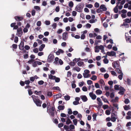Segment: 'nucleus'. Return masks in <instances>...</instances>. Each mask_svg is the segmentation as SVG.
<instances>
[{
  "label": "nucleus",
  "instance_id": "nucleus-3",
  "mask_svg": "<svg viewBox=\"0 0 131 131\" xmlns=\"http://www.w3.org/2000/svg\"><path fill=\"white\" fill-rule=\"evenodd\" d=\"M48 77L50 79L55 80V81L56 82H59L60 81V79L59 78L56 77L55 76H53L51 74L48 75Z\"/></svg>",
  "mask_w": 131,
  "mask_h": 131
},
{
  "label": "nucleus",
  "instance_id": "nucleus-20",
  "mask_svg": "<svg viewBox=\"0 0 131 131\" xmlns=\"http://www.w3.org/2000/svg\"><path fill=\"white\" fill-rule=\"evenodd\" d=\"M45 47V45L44 44H42L39 47V51H41Z\"/></svg>",
  "mask_w": 131,
  "mask_h": 131
},
{
  "label": "nucleus",
  "instance_id": "nucleus-63",
  "mask_svg": "<svg viewBox=\"0 0 131 131\" xmlns=\"http://www.w3.org/2000/svg\"><path fill=\"white\" fill-rule=\"evenodd\" d=\"M50 3L51 5H54L56 4V2L52 0L50 2Z\"/></svg>",
  "mask_w": 131,
  "mask_h": 131
},
{
  "label": "nucleus",
  "instance_id": "nucleus-31",
  "mask_svg": "<svg viewBox=\"0 0 131 131\" xmlns=\"http://www.w3.org/2000/svg\"><path fill=\"white\" fill-rule=\"evenodd\" d=\"M49 111V113L50 115L52 116H53L54 115V111H51V109H49L48 110Z\"/></svg>",
  "mask_w": 131,
  "mask_h": 131
},
{
  "label": "nucleus",
  "instance_id": "nucleus-17",
  "mask_svg": "<svg viewBox=\"0 0 131 131\" xmlns=\"http://www.w3.org/2000/svg\"><path fill=\"white\" fill-rule=\"evenodd\" d=\"M77 65L79 67H83L84 66L85 64L84 62H83L80 61H78L77 63Z\"/></svg>",
  "mask_w": 131,
  "mask_h": 131
},
{
  "label": "nucleus",
  "instance_id": "nucleus-33",
  "mask_svg": "<svg viewBox=\"0 0 131 131\" xmlns=\"http://www.w3.org/2000/svg\"><path fill=\"white\" fill-rule=\"evenodd\" d=\"M52 89L53 90H57L60 91V88L58 86L53 87L52 88Z\"/></svg>",
  "mask_w": 131,
  "mask_h": 131
},
{
  "label": "nucleus",
  "instance_id": "nucleus-60",
  "mask_svg": "<svg viewBox=\"0 0 131 131\" xmlns=\"http://www.w3.org/2000/svg\"><path fill=\"white\" fill-rule=\"evenodd\" d=\"M45 23L46 25H49L50 24V22L49 21L46 20L45 22Z\"/></svg>",
  "mask_w": 131,
  "mask_h": 131
},
{
  "label": "nucleus",
  "instance_id": "nucleus-55",
  "mask_svg": "<svg viewBox=\"0 0 131 131\" xmlns=\"http://www.w3.org/2000/svg\"><path fill=\"white\" fill-rule=\"evenodd\" d=\"M24 48L26 50H29L30 48V47L29 46L27 45H25V46Z\"/></svg>",
  "mask_w": 131,
  "mask_h": 131
},
{
  "label": "nucleus",
  "instance_id": "nucleus-46",
  "mask_svg": "<svg viewBox=\"0 0 131 131\" xmlns=\"http://www.w3.org/2000/svg\"><path fill=\"white\" fill-rule=\"evenodd\" d=\"M125 23H129L130 22V19L129 18H126L124 20Z\"/></svg>",
  "mask_w": 131,
  "mask_h": 131
},
{
  "label": "nucleus",
  "instance_id": "nucleus-43",
  "mask_svg": "<svg viewBox=\"0 0 131 131\" xmlns=\"http://www.w3.org/2000/svg\"><path fill=\"white\" fill-rule=\"evenodd\" d=\"M34 93L37 95H39L41 93V91H40L38 92L37 91H35L34 92Z\"/></svg>",
  "mask_w": 131,
  "mask_h": 131
},
{
  "label": "nucleus",
  "instance_id": "nucleus-64",
  "mask_svg": "<svg viewBox=\"0 0 131 131\" xmlns=\"http://www.w3.org/2000/svg\"><path fill=\"white\" fill-rule=\"evenodd\" d=\"M104 77L105 79H107L109 77V75L107 73H105L104 75Z\"/></svg>",
  "mask_w": 131,
  "mask_h": 131
},
{
  "label": "nucleus",
  "instance_id": "nucleus-41",
  "mask_svg": "<svg viewBox=\"0 0 131 131\" xmlns=\"http://www.w3.org/2000/svg\"><path fill=\"white\" fill-rule=\"evenodd\" d=\"M64 99L66 101H68L70 100V96L69 95H66L64 96Z\"/></svg>",
  "mask_w": 131,
  "mask_h": 131
},
{
  "label": "nucleus",
  "instance_id": "nucleus-4",
  "mask_svg": "<svg viewBox=\"0 0 131 131\" xmlns=\"http://www.w3.org/2000/svg\"><path fill=\"white\" fill-rule=\"evenodd\" d=\"M90 71L88 70H85L84 71V73H83V75L84 78H89L91 75L89 74Z\"/></svg>",
  "mask_w": 131,
  "mask_h": 131
},
{
  "label": "nucleus",
  "instance_id": "nucleus-62",
  "mask_svg": "<svg viewBox=\"0 0 131 131\" xmlns=\"http://www.w3.org/2000/svg\"><path fill=\"white\" fill-rule=\"evenodd\" d=\"M87 83L88 85H91L93 83V82L91 80H88L87 81Z\"/></svg>",
  "mask_w": 131,
  "mask_h": 131
},
{
  "label": "nucleus",
  "instance_id": "nucleus-15",
  "mask_svg": "<svg viewBox=\"0 0 131 131\" xmlns=\"http://www.w3.org/2000/svg\"><path fill=\"white\" fill-rule=\"evenodd\" d=\"M80 97L83 102H85L88 100L87 98L85 95H81Z\"/></svg>",
  "mask_w": 131,
  "mask_h": 131
},
{
  "label": "nucleus",
  "instance_id": "nucleus-34",
  "mask_svg": "<svg viewBox=\"0 0 131 131\" xmlns=\"http://www.w3.org/2000/svg\"><path fill=\"white\" fill-rule=\"evenodd\" d=\"M111 74L113 76H117V75L116 72L114 71H110Z\"/></svg>",
  "mask_w": 131,
  "mask_h": 131
},
{
  "label": "nucleus",
  "instance_id": "nucleus-10",
  "mask_svg": "<svg viewBox=\"0 0 131 131\" xmlns=\"http://www.w3.org/2000/svg\"><path fill=\"white\" fill-rule=\"evenodd\" d=\"M89 95L92 99L93 100L95 99L96 98V95L95 94L93 93V92L90 93Z\"/></svg>",
  "mask_w": 131,
  "mask_h": 131
},
{
  "label": "nucleus",
  "instance_id": "nucleus-1",
  "mask_svg": "<svg viewBox=\"0 0 131 131\" xmlns=\"http://www.w3.org/2000/svg\"><path fill=\"white\" fill-rule=\"evenodd\" d=\"M31 97L34 103L36 104L37 106L39 107L41 106L42 102L40 100L38 96L32 95L31 96Z\"/></svg>",
  "mask_w": 131,
  "mask_h": 131
},
{
  "label": "nucleus",
  "instance_id": "nucleus-7",
  "mask_svg": "<svg viewBox=\"0 0 131 131\" xmlns=\"http://www.w3.org/2000/svg\"><path fill=\"white\" fill-rule=\"evenodd\" d=\"M22 29L21 28H19L17 29V35L19 37H20L23 34Z\"/></svg>",
  "mask_w": 131,
  "mask_h": 131
},
{
  "label": "nucleus",
  "instance_id": "nucleus-59",
  "mask_svg": "<svg viewBox=\"0 0 131 131\" xmlns=\"http://www.w3.org/2000/svg\"><path fill=\"white\" fill-rule=\"evenodd\" d=\"M82 90L84 92H86L87 91V89L85 86H83L82 89Z\"/></svg>",
  "mask_w": 131,
  "mask_h": 131
},
{
  "label": "nucleus",
  "instance_id": "nucleus-24",
  "mask_svg": "<svg viewBox=\"0 0 131 131\" xmlns=\"http://www.w3.org/2000/svg\"><path fill=\"white\" fill-rule=\"evenodd\" d=\"M116 69V71L118 74H119L123 73L120 67L117 68Z\"/></svg>",
  "mask_w": 131,
  "mask_h": 131
},
{
  "label": "nucleus",
  "instance_id": "nucleus-50",
  "mask_svg": "<svg viewBox=\"0 0 131 131\" xmlns=\"http://www.w3.org/2000/svg\"><path fill=\"white\" fill-rule=\"evenodd\" d=\"M34 61L35 60L34 59H31L30 60H29L28 61V63L30 64H31V63L33 64Z\"/></svg>",
  "mask_w": 131,
  "mask_h": 131
},
{
  "label": "nucleus",
  "instance_id": "nucleus-47",
  "mask_svg": "<svg viewBox=\"0 0 131 131\" xmlns=\"http://www.w3.org/2000/svg\"><path fill=\"white\" fill-rule=\"evenodd\" d=\"M124 108L125 110H128L129 109V106L126 105L124 106Z\"/></svg>",
  "mask_w": 131,
  "mask_h": 131
},
{
  "label": "nucleus",
  "instance_id": "nucleus-29",
  "mask_svg": "<svg viewBox=\"0 0 131 131\" xmlns=\"http://www.w3.org/2000/svg\"><path fill=\"white\" fill-rule=\"evenodd\" d=\"M52 92L51 91H49L47 93V96L49 97H51L52 96Z\"/></svg>",
  "mask_w": 131,
  "mask_h": 131
},
{
  "label": "nucleus",
  "instance_id": "nucleus-32",
  "mask_svg": "<svg viewBox=\"0 0 131 131\" xmlns=\"http://www.w3.org/2000/svg\"><path fill=\"white\" fill-rule=\"evenodd\" d=\"M68 5L70 7L72 8L74 4L72 1H71L69 2Z\"/></svg>",
  "mask_w": 131,
  "mask_h": 131
},
{
  "label": "nucleus",
  "instance_id": "nucleus-52",
  "mask_svg": "<svg viewBox=\"0 0 131 131\" xmlns=\"http://www.w3.org/2000/svg\"><path fill=\"white\" fill-rule=\"evenodd\" d=\"M47 111H48V109L50 108L51 107L50 103L49 102L47 103Z\"/></svg>",
  "mask_w": 131,
  "mask_h": 131
},
{
  "label": "nucleus",
  "instance_id": "nucleus-58",
  "mask_svg": "<svg viewBox=\"0 0 131 131\" xmlns=\"http://www.w3.org/2000/svg\"><path fill=\"white\" fill-rule=\"evenodd\" d=\"M103 61L104 63L105 64H107L108 62V60L107 59H104Z\"/></svg>",
  "mask_w": 131,
  "mask_h": 131
},
{
  "label": "nucleus",
  "instance_id": "nucleus-2",
  "mask_svg": "<svg viewBox=\"0 0 131 131\" xmlns=\"http://www.w3.org/2000/svg\"><path fill=\"white\" fill-rule=\"evenodd\" d=\"M83 7V5L79 4L76 6L75 8V10L78 12H81L82 11Z\"/></svg>",
  "mask_w": 131,
  "mask_h": 131
},
{
  "label": "nucleus",
  "instance_id": "nucleus-12",
  "mask_svg": "<svg viewBox=\"0 0 131 131\" xmlns=\"http://www.w3.org/2000/svg\"><path fill=\"white\" fill-rule=\"evenodd\" d=\"M113 66L114 69H116L119 68V63H118L117 62H114L113 64Z\"/></svg>",
  "mask_w": 131,
  "mask_h": 131
},
{
  "label": "nucleus",
  "instance_id": "nucleus-49",
  "mask_svg": "<svg viewBox=\"0 0 131 131\" xmlns=\"http://www.w3.org/2000/svg\"><path fill=\"white\" fill-rule=\"evenodd\" d=\"M18 37L17 36H15L14 40V42L15 43H17L18 42Z\"/></svg>",
  "mask_w": 131,
  "mask_h": 131
},
{
  "label": "nucleus",
  "instance_id": "nucleus-23",
  "mask_svg": "<svg viewBox=\"0 0 131 131\" xmlns=\"http://www.w3.org/2000/svg\"><path fill=\"white\" fill-rule=\"evenodd\" d=\"M102 91L100 89H98L96 91V93L97 95H100L102 94Z\"/></svg>",
  "mask_w": 131,
  "mask_h": 131
},
{
  "label": "nucleus",
  "instance_id": "nucleus-6",
  "mask_svg": "<svg viewBox=\"0 0 131 131\" xmlns=\"http://www.w3.org/2000/svg\"><path fill=\"white\" fill-rule=\"evenodd\" d=\"M111 121L113 122H115L116 119H117L118 117L117 115L114 113H112L111 114Z\"/></svg>",
  "mask_w": 131,
  "mask_h": 131
},
{
  "label": "nucleus",
  "instance_id": "nucleus-42",
  "mask_svg": "<svg viewBox=\"0 0 131 131\" xmlns=\"http://www.w3.org/2000/svg\"><path fill=\"white\" fill-rule=\"evenodd\" d=\"M97 115L96 114H93L92 115L93 118V121H94L96 120V117Z\"/></svg>",
  "mask_w": 131,
  "mask_h": 131
},
{
  "label": "nucleus",
  "instance_id": "nucleus-13",
  "mask_svg": "<svg viewBox=\"0 0 131 131\" xmlns=\"http://www.w3.org/2000/svg\"><path fill=\"white\" fill-rule=\"evenodd\" d=\"M14 18L16 20L18 21H19L22 20L23 18L21 16H16L14 17Z\"/></svg>",
  "mask_w": 131,
  "mask_h": 131
},
{
  "label": "nucleus",
  "instance_id": "nucleus-48",
  "mask_svg": "<svg viewBox=\"0 0 131 131\" xmlns=\"http://www.w3.org/2000/svg\"><path fill=\"white\" fill-rule=\"evenodd\" d=\"M68 113L69 115L71 114L72 113V111L71 108H69L68 109Z\"/></svg>",
  "mask_w": 131,
  "mask_h": 131
},
{
  "label": "nucleus",
  "instance_id": "nucleus-27",
  "mask_svg": "<svg viewBox=\"0 0 131 131\" xmlns=\"http://www.w3.org/2000/svg\"><path fill=\"white\" fill-rule=\"evenodd\" d=\"M99 83L101 84V86H104V85L105 83L103 80L102 79H101L99 81Z\"/></svg>",
  "mask_w": 131,
  "mask_h": 131
},
{
  "label": "nucleus",
  "instance_id": "nucleus-56",
  "mask_svg": "<svg viewBox=\"0 0 131 131\" xmlns=\"http://www.w3.org/2000/svg\"><path fill=\"white\" fill-rule=\"evenodd\" d=\"M72 74L71 72L70 71H68L67 73V77H70Z\"/></svg>",
  "mask_w": 131,
  "mask_h": 131
},
{
  "label": "nucleus",
  "instance_id": "nucleus-22",
  "mask_svg": "<svg viewBox=\"0 0 131 131\" xmlns=\"http://www.w3.org/2000/svg\"><path fill=\"white\" fill-rule=\"evenodd\" d=\"M118 97L116 96L115 97V99H112L111 100V102L113 103L117 102L118 101Z\"/></svg>",
  "mask_w": 131,
  "mask_h": 131
},
{
  "label": "nucleus",
  "instance_id": "nucleus-11",
  "mask_svg": "<svg viewBox=\"0 0 131 131\" xmlns=\"http://www.w3.org/2000/svg\"><path fill=\"white\" fill-rule=\"evenodd\" d=\"M107 54L110 56H114L116 55V53L113 51H108L106 53Z\"/></svg>",
  "mask_w": 131,
  "mask_h": 131
},
{
  "label": "nucleus",
  "instance_id": "nucleus-36",
  "mask_svg": "<svg viewBox=\"0 0 131 131\" xmlns=\"http://www.w3.org/2000/svg\"><path fill=\"white\" fill-rule=\"evenodd\" d=\"M120 74L118 76V78L120 80H122L123 79V73Z\"/></svg>",
  "mask_w": 131,
  "mask_h": 131
},
{
  "label": "nucleus",
  "instance_id": "nucleus-14",
  "mask_svg": "<svg viewBox=\"0 0 131 131\" xmlns=\"http://www.w3.org/2000/svg\"><path fill=\"white\" fill-rule=\"evenodd\" d=\"M24 42L23 41H21L20 43L19 46V49L21 50H23L24 49Z\"/></svg>",
  "mask_w": 131,
  "mask_h": 131
},
{
  "label": "nucleus",
  "instance_id": "nucleus-35",
  "mask_svg": "<svg viewBox=\"0 0 131 131\" xmlns=\"http://www.w3.org/2000/svg\"><path fill=\"white\" fill-rule=\"evenodd\" d=\"M127 84L128 85H130L131 84V80L129 78H127Z\"/></svg>",
  "mask_w": 131,
  "mask_h": 131
},
{
  "label": "nucleus",
  "instance_id": "nucleus-54",
  "mask_svg": "<svg viewBox=\"0 0 131 131\" xmlns=\"http://www.w3.org/2000/svg\"><path fill=\"white\" fill-rule=\"evenodd\" d=\"M114 89L115 90H119V86L117 85H116L114 86Z\"/></svg>",
  "mask_w": 131,
  "mask_h": 131
},
{
  "label": "nucleus",
  "instance_id": "nucleus-21",
  "mask_svg": "<svg viewBox=\"0 0 131 131\" xmlns=\"http://www.w3.org/2000/svg\"><path fill=\"white\" fill-rule=\"evenodd\" d=\"M125 38L126 41L131 43V36H127L125 35Z\"/></svg>",
  "mask_w": 131,
  "mask_h": 131
},
{
  "label": "nucleus",
  "instance_id": "nucleus-61",
  "mask_svg": "<svg viewBox=\"0 0 131 131\" xmlns=\"http://www.w3.org/2000/svg\"><path fill=\"white\" fill-rule=\"evenodd\" d=\"M47 3L46 1H43L42 2V6H46L47 5Z\"/></svg>",
  "mask_w": 131,
  "mask_h": 131
},
{
  "label": "nucleus",
  "instance_id": "nucleus-37",
  "mask_svg": "<svg viewBox=\"0 0 131 131\" xmlns=\"http://www.w3.org/2000/svg\"><path fill=\"white\" fill-rule=\"evenodd\" d=\"M98 47V46H96L95 47V52H98L99 51V48Z\"/></svg>",
  "mask_w": 131,
  "mask_h": 131
},
{
  "label": "nucleus",
  "instance_id": "nucleus-25",
  "mask_svg": "<svg viewBox=\"0 0 131 131\" xmlns=\"http://www.w3.org/2000/svg\"><path fill=\"white\" fill-rule=\"evenodd\" d=\"M118 5H116L113 9L114 12L116 13H117L118 12Z\"/></svg>",
  "mask_w": 131,
  "mask_h": 131
},
{
  "label": "nucleus",
  "instance_id": "nucleus-16",
  "mask_svg": "<svg viewBox=\"0 0 131 131\" xmlns=\"http://www.w3.org/2000/svg\"><path fill=\"white\" fill-rule=\"evenodd\" d=\"M100 8L103 10V11H105L107 10L104 4L101 5L100 6Z\"/></svg>",
  "mask_w": 131,
  "mask_h": 131
},
{
  "label": "nucleus",
  "instance_id": "nucleus-51",
  "mask_svg": "<svg viewBox=\"0 0 131 131\" xmlns=\"http://www.w3.org/2000/svg\"><path fill=\"white\" fill-rule=\"evenodd\" d=\"M96 21V19H91L89 20V22L91 23H94Z\"/></svg>",
  "mask_w": 131,
  "mask_h": 131
},
{
  "label": "nucleus",
  "instance_id": "nucleus-40",
  "mask_svg": "<svg viewBox=\"0 0 131 131\" xmlns=\"http://www.w3.org/2000/svg\"><path fill=\"white\" fill-rule=\"evenodd\" d=\"M72 123V122L70 121V119L68 118L66 121V124L68 125L70 123Z\"/></svg>",
  "mask_w": 131,
  "mask_h": 131
},
{
  "label": "nucleus",
  "instance_id": "nucleus-45",
  "mask_svg": "<svg viewBox=\"0 0 131 131\" xmlns=\"http://www.w3.org/2000/svg\"><path fill=\"white\" fill-rule=\"evenodd\" d=\"M111 110H106L105 113L106 115H108L110 114L111 113Z\"/></svg>",
  "mask_w": 131,
  "mask_h": 131
},
{
  "label": "nucleus",
  "instance_id": "nucleus-44",
  "mask_svg": "<svg viewBox=\"0 0 131 131\" xmlns=\"http://www.w3.org/2000/svg\"><path fill=\"white\" fill-rule=\"evenodd\" d=\"M69 64L71 66H74L75 65V63L73 61L69 63Z\"/></svg>",
  "mask_w": 131,
  "mask_h": 131
},
{
  "label": "nucleus",
  "instance_id": "nucleus-53",
  "mask_svg": "<svg viewBox=\"0 0 131 131\" xmlns=\"http://www.w3.org/2000/svg\"><path fill=\"white\" fill-rule=\"evenodd\" d=\"M28 94L30 95L32 94L33 93L32 92L31 89H29L28 90Z\"/></svg>",
  "mask_w": 131,
  "mask_h": 131
},
{
  "label": "nucleus",
  "instance_id": "nucleus-5",
  "mask_svg": "<svg viewBox=\"0 0 131 131\" xmlns=\"http://www.w3.org/2000/svg\"><path fill=\"white\" fill-rule=\"evenodd\" d=\"M58 62L59 64L60 65H62L63 63V61L61 59H59L58 57H56L55 59V61L53 63L56 65H59Z\"/></svg>",
  "mask_w": 131,
  "mask_h": 131
},
{
  "label": "nucleus",
  "instance_id": "nucleus-8",
  "mask_svg": "<svg viewBox=\"0 0 131 131\" xmlns=\"http://www.w3.org/2000/svg\"><path fill=\"white\" fill-rule=\"evenodd\" d=\"M53 59L54 56L53 55L50 54L48 57L47 61L49 63L51 62L53 60Z\"/></svg>",
  "mask_w": 131,
  "mask_h": 131
},
{
  "label": "nucleus",
  "instance_id": "nucleus-30",
  "mask_svg": "<svg viewBox=\"0 0 131 131\" xmlns=\"http://www.w3.org/2000/svg\"><path fill=\"white\" fill-rule=\"evenodd\" d=\"M97 77L96 75H93L90 78V79L93 81H95L96 80Z\"/></svg>",
  "mask_w": 131,
  "mask_h": 131
},
{
  "label": "nucleus",
  "instance_id": "nucleus-19",
  "mask_svg": "<svg viewBox=\"0 0 131 131\" xmlns=\"http://www.w3.org/2000/svg\"><path fill=\"white\" fill-rule=\"evenodd\" d=\"M81 69V68L78 67H75L73 69V71H76L78 72L80 71Z\"/></svg>",
  "mask_w": 131,
  "mask_h": 131
},
{
  "label": "nucleus",
  "instance_id": "nucleus-38",
  "mask_svg": "<svg viewBox=\"0 0 131 131\" xmlns=\"http://www.w3.org/2000/svg\"><path fill=\"white\" fill-rule=\"evenodd\" d=\"M37 61H35V60L32 64V65L34 67H37Z\"/></svg>",
  "mask_w": 131,
  "mask_h": 131
},
{
  "label": "nucleus",
  "instance_id": "nucleus-39",
  "mask_svg": "<svg viewBox=\"0 0 131 131\" xmlns=\"http://www.w3.org/2000/svg\"><path fill=\"white\" fill-rule=\"evenodd\" d=\"M34 8L37 11L40 10V7L38 6H34Z\"/></svg>",
  "mask_w": 131,
  "mask_h": 131
},
{
  "label": "nucleus",
  "instance_id": "nucleus-57",
  "mask_svg": "<svg viewBox=\"0 0 131 131\" xmlns=\"http://www.w3.org/2000/svg\"><path fill=\"white\" fill-rule=\"evenodd\" d=\"M35 79V76L34 77H31L30 78V80L31 81L34 82Z\"/></svg>",
  "mask_w": 131,
  "mask_h": 131
},
{
  "label": "nucleus",
  "instance_id": "nucleus-28",
  "mask_svg": "<svg viewBox=\"0 0 131 131\" xmlns=\"http://www.w3.org/2000/svg\"><path fill=\"white\" fill-rule=\"evenodd\" d=\"M101 98L102 99V100L105 103H108L107 99L106 98H105L104 96H102L101 97Z\"/></svg>",
  "mask_w": 131,
  "mask_h": 131
},
{
  "label": "nucleus",
  "instance_id": "nucleus-18",
  "mask_svg": "<svg viewBox=\"0 0 131 131\" xmlns=\"http://www.w3.org/2000/svg\"><path fill=\"white\" fill-rule=\"evenodd\" d=\"M64 51L63 50L61 49H59L58 51H56V53L57 55H59L61 53H62Z\"/></svg>",
  "mask_w": 131,
  "mask_h": 131
},
{
  "label": "nucleus",
  "instance_id": "nucleus-9",
  "mask_svg": "<svg viewBox=\"0 0 131 131\" xmlns=\"http://www.w3.org/2000/svg\"><path fill=\"white\" fill-rule=\"evenodd\" d=\"M68 33L67 32H64L62 34V39L64 41H66L68 39Z\"/></svg>",
  "mask_w": 131,
  "mask_h": 131
},
{
  "label": "nucleus",
  "instance_id": "nucleus-26",
  "mask_svg": "<svg viewBox=\"0 0 131 131\" xmlns=\"http://www.w3.org/2000/svg\"><path fill=\"white\" fill-rule=\"evenodd\" d=\"M64 108V105H59L58 107V109L59 110H63Z\"/></svg>",
  "mask_w": 131,
  "mask_h": 131
}]
</instances>
